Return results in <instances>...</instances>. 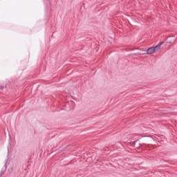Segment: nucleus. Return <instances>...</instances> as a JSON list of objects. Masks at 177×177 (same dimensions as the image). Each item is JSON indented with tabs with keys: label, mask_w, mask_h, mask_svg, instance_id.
<instances>
[{
	"label": "nucleus",
	"mask_w": 177,
	"mask_h": 177,
	"mask_svg": "<svg viewBox=\"0 0 177 177\" xmlns=\"http://www.w3.org/2000/svg\"><path fill=\"white\" fill-rule=\"evenodd\" d=\"M161 45H162V42H161L160 44L157 45L155 47H151L147 50V55H153V53H156L157 50H160V48H161Z\"/></svg>",
	"instance_id": "nucleus-1"
}]
</instances>
